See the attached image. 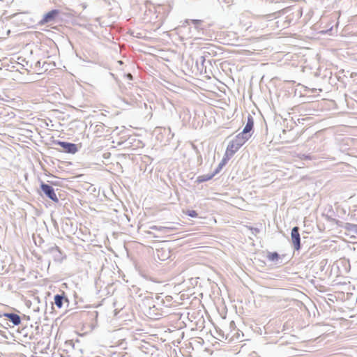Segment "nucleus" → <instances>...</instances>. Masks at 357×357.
<instances>
[{
	"label": "nucleus",
	"mask_w": 357,
	"mask_h": 357,
	"mask_svg": "<svg viewBox=\"0 0 357 357\" xmlns=\"http://www.w3.org/2000/svg\"><path fill=\"white\" fill-rule=\"evenodd\" d=\"M127 76H128V77H129L130 79H131V78H132V75H131L130 74H128Z\"/></svg>",
	"instance_id": "b1692460"
},
{
	"label": "nucleus",
	"mask_w": 357,
	"mask_h": 357,
	"mask_svg": "<svg viewBox=\"0 0 357 357\" xmlns=\"http://www.w3.org/2000/svg\"><path fill=\"white\" fill-rule=\"evenodd\" d=\"M291 239L294 249L299 250L301 248V236L299 234V228L298 227H294L291 229Z\"/></svg>",
	"instance_id": "423d86ee"
},
{
	"label": "nucleus",
	"mask_w": 357,
	"mask_h": 357,
	"mask_svg": "<svg viewBox=\"0 0 357 357\" xmlns=\"http://www.w3.org/2000/svg\"><path fill=\"white\" fill-rule=\"evenodd\" d=\"M248 140L244 138L241 134H238L236 137L232 139L228 144L226 150V156L231 158Z\"/></svg>",
	"instance_id": "f03ea898"
},
{
	"label": "nucleus",
	"mask_w": 357,
	"mask_h": 357,
	"mask_svg": "<svg viewBox=\"0 0 357 357\" xmlns=\"http://www.w3.org/2000/svg\"><path fill=\"white\" fill-rule=\"evenodd\" d=\"M353 251L356 255V257L357 258V243L354 245Z\"/></svg>",
	"instance_id": "5701e85b"
},
{
	"label": "nucleus",
	"mask_w": 357,
	"mask_h": 357,
	"mask_svg": "<svg viewBox=\"0 0 357 357\" xmlns=\"http://www.w3.org/2000/svg\"><path fill=\"white\" fill-rule=\"evenodd\" d=\"M191 22H192V23H196V22H197V21H196V20H191Z\"/></svg>",
	"instance_id": "393cba45"
},
{
	"label": "nucleus",
	"mask_w": 357,
	"mask_h": 357,
	"mask_svg": "<svg viewBox=\"0 0 357 357\" xmlns=\"http://www.w3.org/2000/svg\"><path fill=\"white\" fill-rule=\"evenodd\" d=\"M254 126V120L251 115H248L247 123L243 128V131L240 133L244 138H247L248 139L251 137V131L252 130Z\"/></svg>",
	"instance_id": "0eeeda50"
},
{
	"label": "nucleus",
	"mask_w": 357,
	"mask_h": 357,
	"mask_svg": "<svg viewBox=\"0 0 357 357\" xmlns=\"http://www.w3.org/2000/svg\"><path fill=\"white\" fill-rule=\"evenodd\" d=\"M54 144L60 146L66 153L74 154L77 151V144H75L61 141H56Z\"/></svg>",
	"instance_id": "39448f33"
},
{
	"label": "nucleus",
	"mask_w": 357,
	"mask_h": 357,
	"mask_svg": "<svg viewBox=\"0 0 357 357\" xmlns=\"http://www.w3.org/2000/svg\"><path fill=\"white\" fill-rule=\"evenodd\" d=\"M207 91L208 92V96L203 95L204 98H201V100L204 102L208 103V104H211V102L209 100L213 99L215 96H216V93L211 90H209Z\"/></svg>",
	"instance_id": "2eb2a0df"
},
{
	"label": "nucleus",
	"mask_w": 357,
	"mask_h": 357,
	"mask_svg": "<svg viewBox=\"0 0 357 357\" xmlns=\"http://www.w3.org/2000/svg\"><path fill=\"white\" fill-rule=\"evenodd\" d=\"M58 14V11L57 10H52L50 12H49L48 13H47L45 16H44V19H43V21L45 22H50L56 15Z\"/></svg>",
	"instance_id": "dca6fc26"
},
{
	"label": "nucleus",
	"mask_w": 357,
	"mask_h": 357,
	"mask_svg": "<svg viewBox=\"0 0 357 357\" xmlns=\"http://www.w3.org/2000/svg\"><path fill=\"white\" fill-rule=\"evenodd\" d=\"M229 332L227 333L225 335L224 332L222 333V337H225V340L229 341H237L241 342L243 340V333L236 328V325L234 321H231L229 324Z\"/></svg>",
	"instance_id": "7ed1b4c3"
},
{
	"label": "nucleus",
	"mask_w": 357,
	"mask_h": 357,
	"mask_svg": "<svg viewBox=\"0 0 357 357\" xmlns=\"http://www.w3.org/2000/svg\"><path fill=\"white\" fill-rule=\"evenodd\" d=\"M267 259L270 261L274 262L275 264H277L279 263V261L281 259V257H280V255L276 252H269L267 254Z\"/></svg>",
	"instance_id": "f8f14e48"
},
{
	"label": "nucleus",
	"mask_w": 357,
	"mask_h": 357,
	"mask_svg": "<svg viewBox=\"0 0 357 357\" xmlns=\"http://www.w3.org/2000/svg\"><path fill=\"white\" fill-rule=\"evenodd\" d=\"M55 261H61L63 258L62 253L57 246L54 251L51 255Z\"/></svg>",
	"instance_id": "f3484780"
},
{
	"label": "nucleus",
	"mask_w": 357,
	"mask_h": 357,
	"mask_svg": "<svg viewBox=\"0 0 357 357\" xmlns=\"http://www.w3.org/2000/svg\"><path fill=\"white\" fill-rule=\"evenodd\" d=\"M40 189L51 200L54 202H58L59 199L54 192V190L52 186L49 184L45 183L43 182L40 184Z\"/></svg>",
	"instance_id": "20e7f679"
},
{
	"label": "nucleus",
	"mask_w": 357,
	"mask_h": 357,
	"mask_svg": "<svg viewBox=\"0 0 357 357\" xmlns=\"http://www.w3.org/2000/svg\"><path fill=\"white\" fill-rule=\"evenodd\" d=\"M57 248L56 245H53L51 246L47 247L45 250H44L45 254H50L52 255V253L54 251V250Z\"/></svg>",
	"instance_id": "aec40b11"
},
{
	"label": "nucleus",
	"mask_w": 357,
	"mask_h": 357,
	"mask_svg": "<svg viewBox=\"0 0 357 357\" xmlns=\"http://www.w3.org/2000/svg\"><path fill=\"white\" fill-rule=\"evenodd\" d=\"M220 91L221 93H225V91H222V90H220Z\"/></svg>",
	"instance_id": "a878e982"
},
{
	"label": "nucleus",
	"mask_w": 357,
	"mask_h": 357,
	"mask_svg": "<svg viewBox=\"0 0 357 357\" xmlns=\"http://www.w3.org/2000/svg\"><path fill=\"white\" fill-rule=\"evenodd\" d=\"M230 158H228L225 155V157L222 158V161L219 163L218 166L216 167L213 173L216 175L218 174L222 169V167L227 164V161L229 160Z\"/></svg>",
	"instance_id": "4468645a"
},
{
	"label": "nucleus",
	"mask_w": 357,
	"mask_h": 357,
	"mask_svg": "<svg viewBox=\"0 0 357 357\" xmlns=\"http://www.w3.org/2000/svg\"><path fill=\"white\" fill-rule=\"evenodd\" d=\"M185 214L191 218H197L198 216V213L194 210H188Z\"/></svg>",
	"instance_id": "412c9836"
},
{
	"label": "nucleus",
	"mask_w": 357,
	"mask_h": 357,
	"mask_svg": "<svg viewBox=\"0 0 357 357\" xmlns=\"http://www.w3.org/2000/svg\"><path fill=\"white\" fill-rule=\"evenodd\" d=\"M215 175V174L214 173H213L212 174L200 176L197 178V181L199 183L207 181L211 179Z\"/></svg>",
	"instance_id": "6ab92c4d"
},
{
	"label": "nucleus",
	"mask_w": 357,
	"mask_h": 357,
	"mask_svg": "<svg viewBox=\"0 0 357 357\" xmlns=\"http://www.w3.org/2000/svg\"><path fill=\"white\" fill-rule=\"evenodd\" d=\"M54 304L59 308H61L63 304V302L69 303L68 298L62 294H56L54 296Z\"/></svg>",
	"instance_id": "1a4fd4ad"
},
{
	"label": "nucleus",
	"mask_w": 357,
	"mask_h": 357,
	"mask_svg": "<svg viewBox=\"0 0 357 357\" xmlns=\"http://www.w3.org/2000/svg\"><path fill=\"white\" fill-rule=\"evenodd\" d=\"M344 228L347 231L355 234H357V225L352 223H346Z\"/></svg>",
	"instance_id": "a211bd4d"
},
{
	"label": "nucleus",
	"mask_w": 357,
	"mask_h": 357,
	"mask_svg": "<svg viewBox=\"0 0 357 357\" xmlns=\"http://www.w3.org/2000/svg\"><path fill=\"white\" fill-rule=\"evenodd\" d=\"M3 317H6L14 326H17L21 323L20 317L15 313H4Z\"/></svg>",
	"instance_id": "6e6552de"
},
{
	"label": "nucleus",
	"mask_w": 357,
	"mask_h": 357,
	"mask_svg": "<svg viewBox=\"0 0 357 357\" xmlns=\"http://www.w3.org/2000/svg\"><path fill=\"white\" fill-rule=\"evenodd\" d=\"M9 263L0 256V275H4L8 272Z\"/></svg>",
	"instance_id": "9b49d317"
},
{
	"label": "nucleus",
	"mask_w": 357,
	"mask_h": 357,
	"mask_svg": "<svg viewBox=\"0 0 357 357\" xmlns=\"http://www.w3.org/2000/svg\"><path fill=\"white\" fill-rule=\"evenodd\" d=\"M156 256L160 260L165 261L169 258V252L165 250H156Z\"/></svg>",
	"instance_id": "ddd939ff"
},
{
	"label": "nucleus",
	"mask_w": 357,
	"mask_h": 357,
	"mask_svg": "<svg viewBox=\"0 0 357 357\" xmlns=\"http://www.w3.org/2000/svg\"><path fill=\"white\" fill-rule=\"evenodd\" d=\"M305 93H303L302 91H292L294 94V102L297 104H304L307 102H312L316 101L319 95H313L314 91H304Z\"/></svg>",
	"instance_id": "f257e3e1"
},
{
	"label": "nucleus",
	"mask_w": 357,
	"mask_h": 357,
	"mask_svg": "<svg viewBox=\"0 0 357 357\" xmlns=\"http://www.w3.org/2000/svg\"><path fill=\"white\" fill-rule=\"evenodd\" d=\"M149 229H152V230L158 231L164 234H167L170 231H172L174 229V228L172 227H163V226H157V225L150 226Z\"/></svg>",
	"instance_id": "9d476101"
},
{
	"label": "nucleus",
	"mask_w": 357,
	"mask_h": 357,
	"mask_svg": "<svg viewBox=\"0 0 357 357\" xmlns=\"http://www.w3.org/2000/svg\"><path fill=\"white\" fill-rule=\"evenodd\" d=\"M282 132H283L284 134H285V133H286V130H283Z\"/></svg>",
	"instance_id": "bb28decb"
},
{
	"label": "nucleus",
	"mask_w": 357,
	"mask_h": 357,
	"mask_svg": "<svg viewBox=\"0 0 357 357\" xmlns=\"http://www.w3.org/2000/svg\"><path fill=\"white\" fill-rule=\"evenodd\" d=\"M9 97L6 95L5 96H2L0 94V100H3V101H6V102H9V100H8Z\"/></svg>",
	"instance_id": "4be33fe9"
}]
</instances>
